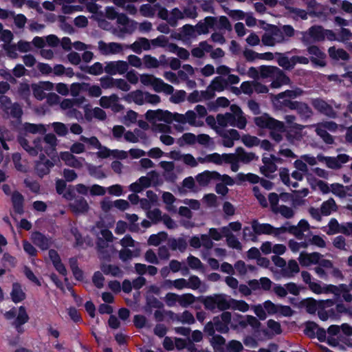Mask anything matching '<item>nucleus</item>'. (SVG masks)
Listing matches in <instances>:
<instances>
[{
	"mask_svg": "<svg viewBox=\"0 0 352 352\" xmlns=\"http://www.w3.org/2000/svg\"><path fill=\"white\" fill-rule=\"evenodd\" d=\"M300 267L298 263L295 260H289L287 267L283 269V275L287 277H292L294 274L299 272Z\"/></svg>",
	"mask_w": 352,
	"mask_h": 352,
	"instance_id": "obj_34",
	"label": "nucleus"
},
{
	"mask_svg": "<svg viewBox=\"0 0 352 352\" xmlns=\"http://www.w3.org/2000/svg\"><path fill=\"white\" fill-rule=\"evenodd\" d=\"M52 127L54 132L60 137H64L68 133V129L67 126L62 122H53Z\"/></svg>",
	"mask_w": 352,
	"mask_h": 352,
	"instance_id": "obj_53",
	"label": "nucleus"
},
{
	"mask_svg": "<svg viewBox=\"0 0 352 352\" xmlns=\"http://www.w3.org/2000/svg\"><path fill=\"white\" fill-rule=\"evenodd\" d=\"M227 155H228V153L220 155L218 153H213L207 155V158L208 159V162H212L217 165H221L223 162L226 163V158L225 156Z\"/></svg>",
	"mask_w": 352,
	"mask_h": 352,
	"instance_id": "obj_47",
	"label": "nucleus"
},
{
	"mask_svg": "<svg viewBox=\"0 0 352 352\" xmlns=\"http://www.w3.org/2000/svg\"><path fill=\"white\" fill-rule=\"evenodd\" d=\"M318 159L320 162L324 161L326 165L328 168L331 169H339L340 168V165L339 164V162L337 160V157H325L321 155H318Z\"/></svg>",
	"mask_w": 352,
	"mask_h": 352,
	"instance_id": "obj_38",
	"label": "nucleus"
},
{
	"mask_svg": "<svg viewBox=\"0 0 352 352\" xmlns=\"http://www.w3.org/2000/svg\"><path fill=\"white\" fill-rule=\"evenodd\" d=\"M235 155L237 156V160L244 164H248L257 158L255 153H248L245 149L241 146L236 148Z\"/></svg>",
	"mask_w": 352,
	"mask_h": 352,
	"instance_id": "obj_26",
	"label": "nucleus"
},
{
	"mask_svg": "<svg viewBox=\"0 0 352 352\" xmlns=\"http://www.w3.org/2000/svg\"><path fill=\"white\" fill-rule=\"evenodd\" d=\"M217 121L219 126L226 127L228 124L235 126L236 118L235 116L231 113H226L225 114H217Z\"/></svg>",
	"mask_w": 352,
	"mask_h": 352,
	"instance_id": "obj_25",
	"label": "nucleus"
},
{
	"mask_svg": "<svg viewBox=\"0 0 352 352\" xmlns=\"http://www.w3.org/2000/svg\"><path fill=\"white\" fill-rule=\"evenodd\" d=\"M145 67L147 68H157L160 66V62L151 55H144V58Z\"/></svg>",
	"mask_w": 352,
	"mask_h": 352,
	"instance_id": "obj_64",
	"label": "nucleus"
},
{
	"mask_svg": "<svg viewBox=\"0 0 352 352\" xmlns=\"http://www.w3.org/2000/svg\"><path fill=\"white\" fill-rule=\"evenodd\" d=\"M30 318L27 314L25 307L24 306H20L19 308V313L13 322L19 324H24L27 323Z\"/></svg>",
	"mask_w": 352,
	"mask_h": 352,
	"instance_id": "obj_45",
	"label": "nucleus"
},
{
	"mask_svg": "<svg viewBox=\"0 0 352 352\" xmlns=\"http://www.w3.org/2000/svg\"><path fill=\"white\" fill-rule=\"evenodd\" d=\"M279 199L280 196L276 192H270L268 195V200L270 204V210L274 214H277V208L279 207Z\"/></svg>",
	"mask_w": 352,
	"mask_h": 352,
	"instance_id": "obj_49",
	"label": "nucleus"
},
{
	"mask_svg": "<svg viewBox=\"0 0 352 352\" xmlns=\"http://www.w3.org/2000/svg\"><path fill=\"white\" fill-rule=\"evenodd\" d=\"M242 142L247 147H252L258 145L260 140L256 136L244 135L242 137Z\"/></svg>",
	"mask_w": 352,
	"mask_h": 352,
	"instance_id": "obj_62",
	"label": "nucleus"
},
{
	"mask_svg": "<svg viewBox=\"0 0 352 352\" xmlns=\"http://www.w3.org/2000/svg\"><path fill=\"white\" fill-rule=\"evenodd\" d=\"M232 314L229 311H223L220 315L214 316L212 320L208 322L204 328V331L208 336H213L215 331L220 333H227L230 330Z\"/></svg>",
	"mask_w": 352,
	"mask_h": 352,
	"instance_id": "obj_1",
	"label": "nucleus"
},
{
	"mask_svg": "<svg viewBox=\"0 0 352 352\" xmlns=\"http://www.w3.org/2000/svg\"><path fill=\"white\" fill-rule=\"evenodd\" d=\"M32 240L34 245L43 250H46L50 248L49 239L40 232H34L32 234Z\"/></svg>",
	"mask_w": 352,
	"mask_h": 352,
	"instance_id": "obj_19",
	"label": "nucleus"
},
{
	"mask_svg": "<svg viewBox=\"0 0 352 352\" xmlns=\"http://www.w3.org/2000/svg\"><path fill=\"white\" fill-rule=\"evenodd\" d=\"M98 50L100 54L104 56L116 54L122 51L123 45L119 43L111 42L107 43L103 41H100L98 42Z\"/></svg>",
	"mask_w": 352,
	"mask_h": 352,
	"instance_id": "obj_6",
	"label": "nucleus"
},
{
	"mask_svg": "<svg viewBox=\"0 0 352 352\" xmlns=\"http://www.w3.org/2000/svg\"><path fill=\"white\" fill-rule=\"evenodd\" d=\"M54 163L50 160L45 162H36L35 171L36 175L42 178L50 172V168L54 166Z\"/></svg>",
	"mask_w": 352,
	"mask_h": 352,
	"instance_id": "obj_18",
	"label": "nucleus"
},
{
	"mask_svg": "<svg viewBox=\"0 0 352 352\" xmlns=\"http://www.w3.org/2000/svg\"><path fill=\"white\" fill-rule=\"evenodd\" d=\"M198 300L201 302L206 309L214 311L216 308L220 311H226L231 307L228 296L224 294H214L207 296H200Z\"/></svg>",
	"mask_w": 352,
	"mask_h": 352,
	"instance_id": "obj_2",
	"label": "nucleus"
},
{
	"mask_svg": "<svg viewBox=\"0 0 352 352\" xmlns=\"http://www.w3.org/2000/svg\"><path fill=\"white\" fill-rule=\"evenodd\" d=\"M171 116V112L162 109H149L145 113V118L151 123H154L156 121H164L167 124H170L173 122Z\"/></svg>",
	"mask_w": 352,
	"mask_h": 352,
	"instance_id": "obj_4",
	"label": "nucleus"
},
{
	"mask_svg": "<svg viewBox=\"0 0 352 352\" xmlns=\"http://www.w3.org/2000/svg\"><path fill=\"white\" fill-rule=\"evenodd\" d=\"M100 269L105 275L111 274L115 277H120L122 275L120 268L115 265L102 264Z\"/></svg>",
	"mask_w": 352,
	"mask_h": 352,
	"instance_id": "obj_31",
	"label": "nucleus"
},
{
	"mask_svg": "<svg viewBox=\"0 0 352 352\" xmlns=\"http://www.w3.org/2000/svg\"><path fill=\"white\" fill-rule=\"evenodd\" d=\"M293 110H296L297 113L302 120H307L313 115V111L310 107L305 102L296 101L295 107Z\"/></svg>",
	"mask_w": 352,
	"mask_h": 352,
	"instance_id": "obj_17",
	"label": "nucleus"
},
{
	"mask_svg": "<svg viewBox=\"0 0 352 352\" xmlns=\"http://www.w3.org/2000/svg\"><path fill=\"white\" fill-rule=\"evenodd\" d=\"M319 326L314 322L309 321L305 324V333L311 338L316 337V333Z\"/></svg>",
	"mask_w": 352,
	"mask_h": 352,
	"instance_id": "obj_59",
	"label": "nucleus"
},
{
	"mask_svg": "<svg viewBox=\"0 0 352 352\" xmlns=\"http://www.w3.org/2000/svg\"><path fill=\"white\" fill-rule=\"evenodd\" d=\"M273 80L271 83L272 88H279L282 85H289L291 82L290 78L284 73L283 70L278 68L272 78Z\"/></svg>",
	"mask_w": 352,
	"mask_h": 352,
	"instance_id": "obj_12",
	"label": "nucleus"
},
{
	"mask_svg": "<svg viewBox=\"0 0 352 352\" xmlns=\"http://www.w3.org/2000/svg\"><path fill=\"white\" fill-rule=\"evenodd\" d=\"M210 171L205 170L201 173H199L196 176L197 182L201 186H206L208 185L210 182L211 181V177H210Z\"/></svg>",
	"mask_w": 352,
	"mask_h": 352,
	"instance_id": "obj_58",
	"label": "nucleus"
},
{
	"mask_svg": "<svg viewBox=\"0 0 352 352\" xmlns=\"http://www.w3.org/2000/svg\"><path fill=\"white\" fill-rule=\"evenodd\" d=\"M183 18V12L178 8H175L170 12V16L168 19V25L171 27H175L177 25L178 19H182Z\"/></svg>",
	"mask_w": 352,
	"mask_h": 352,
	"instance_id": "obj_40",
	"label": "nucleus"
},
{
	"mask_svg": "<svg viewBox=\"0 0 352 352\" xmlns=\"http://www.w3.org/2000/svg\"><path fill=\"white\" fill-rule=\"evenodd\" d=\"M330 190L332 192L333 194L340 198H344L346 195V192L344 190V186L342 184L338 183L332 184L331 185Z\"/></svg>",
	"mask_w": 352,
	"mask_h": 352,
	"instance_id": "obj_56",
	"label": "nucleus"
},
{
	"mask_svg": "<svg viewBox=\"0 0 352 352\" xmlns=\"http://www.w3.org/2000/svg\"><path fill=\"white\" fill-rule=\"evenodd\" d=\"M14 211L19 214L24 213V197L19 191H14L11 197Z\"/></svg>",
	"mask_w": 352,
	"mask_h": 352,
	"instance_id": "obj_16",
	"label": "nucleus"
},
{
	"mask_svg": "<svg viewBox=\"0 0 352 352\" xmlns=\"http://www.w3.org/2000/svg\"><path fill=\"white\" fill-rule=\"evenodd\" d=\"M58 21L59 22L60 28L65 32L70 34L74 32V28L70 23L67 22V17L65 16H58Z\"/></svg>",
	"mask_w": 352,
	"mask_h": 352,
	"instance_id": "obj_46",
	"label": "nucleus"
},
{
	"mask_svg": "<svg viewBox=\"0 0 352 352\" xmlns=\"http://www.w3.org/2000/svg\"><path fill=\"white\" fill-rule=\"evenodd\" d=\"M70 208L76 213H85L89 210V205L84 197L76 199L73 203L70 204Z\"/></svg>",
	"mask_w": 352,
	"mask_h": 352,
	"instance_id": "obj_22",
	"label": "nucleus"
},
{
	"mask_svg": "<svg viewBox=\"0 0 352 352\" xmlns=\"http://www.w3.org/2000/svg\"><path fill=\"white\" fill-rule=\"evenodd\" d=\"M230 327L234 330L237 329L239 327L243 329L245 328V318L240 314H234L233 318H232L231 319V323L230 324Z\"/></svg>",
	"mask_w": 352,
	"mask_h": 352,
	"instance_id": "obj_39",
	"label": "nucleus"
},
{
	"mask_svg": "<svg viewBox=\"0 0 352 352\" xmlns=\"http://www.w3.org/2000/svg\"><path fill=\"white\" fill-rule=\"evenodd\" d=\"M262 162L264 165L260 168V171L263 175L269 177L270 173H273L277 170V166L270 157H263Z\"/></svg>",
	"mask_w": 352,
	"mask_h": 352,
	"instance_id": "obj_24",
	"label": "nucleus"
},
{
	"mask_svg": "<svg viewBox=\"0 0 352 352\" xmlns=\"http://www.w3.org/2000/svg\"><path fill=\"white\" fill-rule=\"evenodd\" d=\"M129 69V64L124 60L109 61L106 63L104 72L111 76L116 74H124Z\"/></svg>",
	"mask_w": 352,
	"mask_h": 352,
	"instance_id": "obj_5",
	"label": "nucleus"
},
{
	"mask_svg": "<svg viewBox=\"0 0 352 352\" xmlns=\"http://www.w3.org/2000/svg\"><path fill=\"white\" fill-rule=\"evenodd\" d=\"M197 142V136L192 133H186L177 140V144L182 147L186 144L193 145Z\"/></svg>",
	"mask_w": 352,
	"mask_h": 352,
	"instance_id": "obj_33",
	"label": "nucleus"
},
{
	"mask_svg": "<svg viewBox=\"0 0 352 352\" xmlns=\"http://www.w3.org/2000/svg\"><path fill=\"white\" fill-rule=\"evenodd\" d=\"M277 63L279 66L285 69L291 70L294 68L292 58L289 59V58L283 54H278Z\"/></svg>",
	"mask_w": 352,
	"mask_h": 352,
	"instance_id": "obj_41",
	"label": "nucleus"
},
{
	"mask_svg": "<svg viewBox=\"0 0 352 352\" xmlns=\"http://www.w3.org/2000/svg\"><path fill=\"white\" fill-rule=\"evenodd\" d=\"M23 128L25 132L36 134L37 133H44L46 131L45 126L41 124H32L29 122H25L23 124Z\"/></svg>",
	"mask_w": 352,
	"mask_h": 352,
	"instance_id": "obj_37",
	"label": "nucleus"
},
{
	"mask_svg": "<svg viewBox=\"0 0 352 352\" xmlns=\"http://www.w3.org/2000/svg\"><path fill=\"white\" fill-rule=\"evenodd\" d=\"M196 297L192 294H186L180 296H179L178 300L179 304L184 307L194 303Z\"/></svg>",
	"mask_w": 352,
	"mask_h": 352,
	"instance_id": "obj_54",
	"label": "nucleus"
},
{
	"mask_svg": "<svg viewBox=\"0 0 352 352\" xmlns=\"http://www.w3.org/2000/svg\"><path fill=\"white\" fill-rule=\"evenodd\" d=\"M272 103L275 109L287 111L294 109L296 101H293L289 98H286V97L280 96L279 94H277L272 98Z\"/></svg>",
	"mask_w": 352,
	"mask_h": 352,
	"instance_id": "obj_7",
	"label": "nucleus"
},
{
	"mask_svg": "<svg viewBox=\"0 0 352 352\" xmlns=\"http://www.w3.org/2000/svg\"><path fill=\"white\" fill-rule=\"evenodd\" d=\"M10 298L12 302L16 304L23 301L26 298V294L23 290L21 283L18 282L12 283Z\"/></svg>",
	"mask_w": 352,
	"mask_h": 352,
	"instance_id": "obj_11",
	"label": "nucleus"
},
{
	"mask_svg": "<svg viewBox=\"0 0 352 352\" xmlns=\"http://www.w3.org/2000/svg\"><path fill=\"white\" fill-rule=\"evenodd\" d=\"M146 217L153 223L156 224L162 221L163 215H162V211L159 208H155L153 210H149L146 213Z\"/></svg>",
	"mask_w": 352,
	"mask_h": 352,
	"instance_id": "obj_51",
	"label": "nucleus"
},
{
	"mask_svg": "<svg viewBox=\"0 0 352 352\" xmlns=\"http://www.w3.org/2000/svg\"><path fill=\"white\" fill-rule=\"evenodd\" d=\"M277 214L280 213L283 217L286 219H292L294 217L295 213L294 210L285 205H280L277 208Z\"/></svg>",
	"mask_w": 352,
	"mask_h": 352,
	"instance_id": "obj_60",
	"label": "nucleus"
},
{
	"mask_svg": "<svg viewBox=\"0 0 352 352\" xmlns=\"http://www.w3.org/2000/svg\"><path fill=\"white\" fill-rule=\"evenodd\" d=\"M168 245L170 250L175 251L178 250L181 252H184L188 246L186 240L183 237L178 239L170 238L168 241Z\"/></svg>",
	"mask_w": 352,
	"mask_h": 352,
	"instance_id": "obj_23",
	"label": "nucleus"
},
{
	"mask_svg": "<svg viewBox=\"0 0 352 352\" xmlns=\"http://www.w3.org/2000/svg\"><path fill=\"white\" fill-rule=\"evenodd\" d=\"M252 228L254 234L256 235L261 234H272L274 230V226L270 223H260L257 219H254L252 221Z\"/></svg>",
	"mask_w": 352,
	"mask_h": 352,
	"instance_id": "obj_13",
	"label": "nucleus"
},
{
	"mask_svg": "<svg viewBox=\"0 0 352 352\" xmlns=\"http://www.w3.org/2000/svg\"><path fill=\"white\" fill-rule=\"evenodd\" d=\"M278 67L270 65H261L259 67L260 76L262 78H272L277 72Z\"/></svg>",
	"mask_w": 352,
	"mask_h": 352,
	"instance_id": "obj_35",
	"label": "nucleus"
},
{
	"mask_svg": "<svg viewBox=\"0 0 352 352\" xmlns=\"http://www.w3.org/2000/svg\"><path fill=\"white\" fill-rule=\"evenodd\" d=\"M60 156L61 160L64 161L67 165L72 167H76V164H73L72 161L78 162V160L71 151L61 152Z\"/></svg>",
	"mask_w": 352,
	"mask_h": 352,
	"instance_id": "obj_57",
	"label": "nucleus"
},
{
	"mask_svg": "<svg viewBox=\"0 0 352 352\" xmlns=\"http://www.w3.org/2000/svg\"><path fill=\"white\" fill-rule=\"evenodd\" d=\"M254 123L261 129L285 131V125L283 122L270 117L267 114L254 118Z\"/></svg>",
	"mask_w": 352,
	"mask_h": 352,
	"instance_id": "obj_3",
	"label": "nucleus"
},
{
	"mask_svg": "<svg viewBox=\"0 0 352 352\" xmlns=\"http://www.w3.org/2000/svg\"><path fill=\"white\" fill-rule=\"evenodd\" d=\"M138 23L135 21L131 19L127 23V25H124L122 28H120L118 30L115 29L113 32L114 34H116L119 38H122L124 34H132L137 28Z\"/></svg>",
	"mask_w": 352,
	"mask_h": 352,
	"instance_id": "obj_21",
	"label": "nucleus"
},
{
	"mask_svg": "<svg viewBox=\"0 0 352 352\" xmlns=\"http://www.w3.org/2000/svg\"><path fill=\"white\" fill-rule=\"evenodd\" d=\"M325 29L322 25H312L308 30L309 36L316 42H321L325 39Z\"/></svg>",
	"mask_w": 352,
	"mask_h": 352,
	"instance_id": "obj_20",
	"label": "nucleus"
},
{
	"mask_svg": "<svg viewBox=\"0 0 352 352\" xmlns=\"http://www.w3.org/2000/svg\"><path fill=\"white\" fill-rule=\"evenodd\" d=\"M270 33L274 37V43H283L285 41V36L283 34V32L280 28L274 25H270Z\"/></svg>",
	"mask_w": 352,
	"mask_h": 352,
	"instance_id": "obj_48",
	"label": "nucleus"
},
{
	"mask_svg": "<svg viewBox=\"0 0 352 352\" xmlns=\"http://www.w3.org/2000/svg\"><path fill=\"white\" fill-rule=\"evenodd\" d=\"M79 68L81 71L94 76L100 75L104 71L102 64L100 62H96L91 66L80 65Z\"/></svg>",
	"mask_w": 352,
	"mask_h": 352,
	"instance_id": "obj_28",
	"label": "nucleus"
},
{
	"mask_svg": "<svg viewBox=\"0 0 352 352\" xmlns=\"http://www.w3.org/2000/svg\"><path fill=\"white\" fill-rule=\"evenodd\" d=\"M221 135L223 138L222 144L227 148L232 147L234 146V141L240 139L239 133L234 129H229L226 133H223Z\"/></svg>",
	"mask_w": 352,
	"mask_h": 352,
	"instance_id": "obj_15",
	"label": "nucleus"
},
{
	"mask_svg": "<svg viewBox=\"0 0 352 352\" xmlns=\"http://www.w3.org/2000/svg\"><path fill=\"white\" fill-rule=\"evenodd\" d=\"M17 141L19 144L22 146V148L28 153L30 155L36 156L37 151L36 149L30 146L28 140L23 136H18Z\"/></svg>",
	"mask_w": 352,
	"mask_h": 352,
	"instance_id": "obj_42",
	"label": "nucleus"
},
{
	"mask_svg": "<svg viewBox=\"0 0 352 352\" xmlns=\"http://www.w3.org/2000/svg\"><path fill=\"white\" fill-rule=\"evenodd\" d=\"M225 157L226 158V164H230L232 171L237 172L239 169V161L237 160V156L234 153H228Z\"/></svg>",
	"mask_w": 352,
	"mask_h": 352,
	"instance_id": "obj_50",
	"label": "nucleus"
},
{
	"mask_svg": "<svg viewBox=\"0 0 352 352\" xmlns=\"http://www.w3.org/2000/svg\"><path fill=\"white\" fill-rule=\"evenodd\" d=\"M230 303L232 309L245 312L249 309V305L244 300H237L233 298H229Z\"/></svg>",
	"mask_w": 352,
	"mask_h": 352,
	"instance_id": "obj_44",
	"label": "nucleus"
},
{
	"mask_svg": "<svg viewBox=\"0 0 352 352\" xmlns=\"http://www.w3.org/2000/svg\"><path fill=\"white\" fill-rule=\"evenodd\" d=\"M322 254L319 252L307 253L302 252L300 254L298 260L301 265L309 266L311 264H318Z\"/></svg>",
	"mask_w": 352,
	"mask_h": 352,
	"instance_id": "obj_9",
	"label": "nucleus"
},
{
	"mask_svg": "<svg viewBox=\"0 0 352 352\" xmlns=\"http://www.w3.org/2000/svg\"><path fill=\"white\" fill-rule=\"evenodd\" d=\"M212 336V338L211 343L214 349L217 351L219 350L220 349H223L222 346L226 343L225 338L222 336L218 334L215 335V333Z\"/></svg>",
	"mask_w": 352,
	"mask_h": 352,
	"instance_id": "obj_61",
	"label": "nucleus"
},
{
	"mask_svg": "<svg viewBox=\"0 0 352 352\" xmlns=\"http://www.w3.org/2000/svg\"><path fill=\"white\" fill-rule=\"evenodd\" d=\"M338 210V206L333 198H329L328 200L322 202L320 206L321 214L323 216H329L332 212H336Z\"/></svg>",
	"mask_w": 352,
	"mask_h": 352,
	"instance_id": "obj_29",
	"label": "nucleus"
},
{
	"mask_svg": "<svg viewBox=\"0 0 352 352\" xmlns=\"http://www.w3.org/2000/svg\"><path fill=\"white\" fill-rule=\"evenodd\" d=\"M319 301L311 297L302 299L298 304L300 308L305 309L309 314H315L319 309Z\"/></svg>",
	"mask_w": 352,
	"mask_h": 352,
	"instance_id": "obj_14",
	"label": "nucleus"
},
{
	"mask_svg": "<svg viewBox=\"0 0 352 352\" xmlns=\"http://www.w3.org/2000/svg\"><path fill=\"white\" fill-rule=\"evenodd\" d=\"M118 96L116 94H113L109 96H102L99 100V104L104 109H108L113 105L118 111L123 108L122 105L118 104Z\"/></svg>",
	"mask_w": 352,
	"mask_h": 352,
	"instance_id": "obj_10",
	"label": "nucleus"
},
{
	"mask_svg": "<svg viewBox=\"0 0 352 352\" xmlns=\"http://www.w3.org/2000/svg\"><path fill=\"white\" fill-rule=\"evenodd\" d=\"M8 113L12 118L21 121L23 112L21 106L18 102H14L10 106Z\"/></svg>",
	"mask_w": 352,
	"mask_h": 352,
	"instance_id": "obj_43",
	"label": "nucleus"
},
{
	"mask_svg": "<svg viewBox=\"0 0 352 352\" xmlns=\"http://www.w3.org/2000/svg\"><path fill=\"white\" fill-rule=\"evenodd\" d=\"M140 12L144 17L152 18L155 16V10L151 5L146 3L140 6Z\"/></svg>",
	"mask_w": 352,
	"mask_h": 352,
	"instance_id": "obj_55",
	"label": "nucleus"
},
{
	"mask_svg": "<svg viewBox=\"0 0 352 352\" xmlns=\"http://www.w3.org/2000/svg\"><path fill=\"white\" fill-rule=\"evenodd\" d=\"M124 100L128 102L133 100L135 104L142 105L144 102V93L140 89L131 91L124 97Z\"/></svg>",
	"mask_w": 352,
	"mask_h": 352,
	"instance_id": "obj_30",
	"label": "nucleus"
},
{
	"mask_svg": "<svg viewBox=\"0 0 352 352\" xmlns=\"http://www.w3.org/2000/svg\"><path fill=\"white\" fill-rule=\"evenodd\" d=\"M307 50L309 54L316 57L311 56L310 58L311 63L320 67L326 65V62L324 60L326 58V54L317 45H310L307 47Z\"/></svg>",
	"mask_w": 352,
	"mask_h": 352,
	"instance_id": "obj_8",
	"label": "nucleus"
},
{
	"mask_svg": "<svg viewBox=\"0 0 352 352\" xmlns=\"http://www.w3.org/2000/svg\"><path fill=\"white\" fill-rule=\"evenodd\" d=\"M237 179L241 182H249L250 184H256L260 182L261 178L256 174L254 173H247L244 174L243 173H239L237 174Z\"/></svg>",
	"mask_w": 352,
	"mask_h": 352,
	"instance_id": "obj_36",
	"label": "nucleus"
},
{
	"mask_svg": "<svg viewBox=\"0 0 352 352\" xmlns=\"http://www.w3.org/2000/svg\"><path fill=\"white\" fill-rule=\"evenodd\" d=\"M329 231L327 232L328 234H333L337 233H340L341 231V225L339 224L338 221L336 219L332 218L330 219L329 223Z\"/></svg>",
	"mask_w": 352,
	"mask_h": 352,
	"instance_id": "obj_63",
	"label": "nucleus"
},
{
	"mask_svg": "<svg viewBox=\"0 0 352 352\" xmlns=\"http://www.w3.org/2000/svg\"><path fill=\"white\" fill-rule=\"evenodd\" d=\"M316 133L327 144H332L334 142L333 137L324 129L318 128Z\"/></svg>",
	"mask_w": 352,
	"mask_h": 352,
	"instance_id": "obj_52",
	"label": "nucleus"
},
{
	"mask_svg": "<svg viewBox=\"0 0 352 352\" xmlns=\"http://www.w3.org/2000/svg\"><path fill=\"white\" fill-rule=\"evenodd\" d=\"M228 85V81L221 76L215 77L209 85V88H212L216 91H222Z\"/></svg>",
	"mask_w": 352,
	"mask_h": 352,
	"instance_id": "obj_32",
	"label": "nucleus"
},
{
	"mask_svg": "<svg viewBox=\"0 0 352 352\" xmlns=\"http://www.w3.org/2000/svg\"><path fill=\"white\" fill-rule=\"evenodd\" d=\"M329 56L334 60H349V54L343 49H336V47H330L328 50Z\"/></svg>",
	"mask_w": 352,
	"mask_h": 352,
	"instance_id": "obj_27",
	"label": "nucleus"
}]
</instances>
